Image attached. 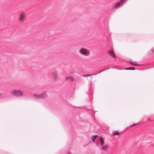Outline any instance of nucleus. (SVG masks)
Here are the masks:
<instances>
[{"instance_id":"f257e3e1","label":"nucleus","mask_w":154,"mask_h":154,"mask_svg":"<svg viewBox=\"0 0 154 154\" xmlns=\"http://www.w3.org/2000/svg\"><path fill=\"white\" fill-rule=\"evenodd\" d=\"M11 94L16 97H20L23 95V94L22 92H21L20 90L16 91L14 90V91H11Z\"/></svg>"},{"instance_id":"f03ea898","label":"nucleus","mask_w":154,"mask_h":154,"mask_svg":"<svg viewBox=\"0 0 154 154\" xmlns=\"http://www.w3.org/2000/svg\"><path fill=\"white\" fill-rule=\"evenodd\" d=\"M46 94L47 92L46 91H44L41 94H33V95L36 97L35 98L36 99H43L45 98L47 96Z\"/></svg>"},{"instance_id":"7ed1b4c3","label":"nucleus","mask_w":154,"mask_h":154,"mask_svg":"<svg viewBox=\"0 0 154 154\" xmlns=\"http://www.w3.org/2000/svg\"><path fill=\"white\" fill-rule=\"evenodd\" d=\"M79 53L82 54L87 55L89 54V52L86 49L82 48L79 50Z\"/></svg>"},{"instance_id":"20e7f679","label":"nucleus","mask_w":154,"mask_h":154,"mask_svg":"<svg viewBox=\"0 0 154 154\" xmlns=\"http://www.w3.org/2000/svg\"><path fill=\"white\" fill-rule=\"evenodd\" d=\"M52 74L53 75L52 78L53 79L55 80L57 79V74L56 70H54L52 72Z\"/></svg>"},{"instance_id":"39448f33","label":"nucleus","mask_w":154,"mask_h":154,"mask_svg":"<svg viewBox=\"0 0 154 154\" xmlns=\"http://www.w3.org/2000/svg\"><path fill=\"white\" fill-rule=\"evenodd\" d=\"M66 80H68L70 82H72L74 80V79L73 77L71 76H67L66 78Z\"/></svg>"},{"instance_id":"423d86ee","label":"nucleus","mask_w":154,"mask_h":154,"mask_svg":"<svg viewBox=\"0 0 154 154\" xmlns=\"http://www.w3.org/2000/svg\"><path fill=\"white\" fill-rule=\"evenodd\" d=\"M24 19V15L23 14H21L20 17V21L21 22Z\"/></svg>"},{"instance_id":"0eeeda50","label":"nucleus","mask_w":154,"mask_h":154,"mask_svg":"<svg viewBox=\"0 0 154 154\" xmlns=\"http://www.w3.org/2000/svg\"><path fill=\"white\" fill-rule=\"evenodd\" d=\"M100 142L101 146H103L104 145V142L103 140L101 137H100Z\"/></svg>"},{"instance_id":"6e6552de","label":"nucleus","mask_w":154,"mask_h":154,"mask_svg":"<svg viewBox=\"0 0 154 154\" xmlns=\"http://www.w3.org/2000/svg\"><path fill=\"white\" fill-rule=\"evenodd\" d=\"M108 53L110 55H111L112 56L114 57V58L116 57V56H115V54L113 53V51L112 50L111 51V50L109 51H108Z\"/></svg>"},{"instance_id":"1a4fd4ad","label":"nucleus","mask_w":154,"mask_h":154,"mask_svg":"<svg viewBox=\"0 0 154 154\" xmlns=\"http://www.w3.org/2000/svg\"><path fill=\"white\" fill-rule=\"evenodd\" d=\"M97 136V135H95L92 137V139L93 143H94L95 142V141L97 140L96 138Z\"/></svg>"},{"instance_id":"9d476101","label":"nucleus","mask_w":154,"mask_h":154,"mask_svg":"<svg viewBox=\"0 0 154 154\" xmlns=\"http://www.w3.org/2000/svg\"><path fill=\"white\" fill-rule=\"evenodd\" d=\"M108 148V146L106 145L104 146H102L101 147V149L103 150L104 151H106L107 150Z\"/></svg>"},{"instance_id":"9b49d317","label":"nucleus","mask_w":154,"mask_h":154,"mask_svg":"<svg viewBox=\"0 0 154 154\" xmlns=\"http://www.w3.org/2000/svg\"><path fill=\"white\" fill-rule=\"evenodd\" d=\"M119 133L118 132V131H115L114 133H113L112 135L113 136H115L117 135H119Z\"/></svg>"},{"instance_id":"f8f14e48","label":"nucleus","mask_w":154,"mask_h":154,"mask_svg":"<svg viewBox=\"0 0 154 154\" xmlns=\"http://www.w3.org/2000/svg\"><path fill=\"white\" fill-rule=\"evenodd\" d=\"M121 4V3H120V2H118V3H117L115 5V6L114 7H117V6H119V5H120Z\"/></svg>"},{"instance_id":"ddd939ff","label":"nucleus","mask_w":154,"mask_h":154,"mask_svg":"<svg viewBox=\"0 0 154 154\" xmlns=\"http://www.w3.org/2000/svg\"><path fill=\"white\" fill-rule=\"evenodd\" d=\"M128 68L129 70H134L135 69V68L132 67H128Z\"/></svg>"},{"instance_id":"4468645a","label":"nucleus","mask_w":154,"mask_h":154,"mask_svg":"<svg viewBox=\"0 0 154 154\" xmlns=\"http://www.w3.org/2000/svg\"><path fill=\"white\" fill-rule=\"evenodd\" d=\"M91 75V74H88L87 75H86L85 76H84V75H83V76L84 77H88V76H90V75Z\"/></svg>"},{"instance_id":"2eb2a0df","label":"nucleus","mask_w":154,"mask_h":154,"mask_svg":"<svg viewBox=\"0 0 154 154\" xmlns=\"http://www.w3.org/2000/svg\"><path fill=\"white\" fill-rule=\"evenodd\" d=\"M112 68H113V69H119V70L121 69H119L118 67H112Z\"/></svg>"},{"instance_id":"dca6fc26","label":"nucleus","mask_w":154,"mask_h":154,"mask_svg":"<svg viewBox=\"0 0 154 154\" xmlns=\"http://www.w3.org/2000/svg\"><path fill=\"white\" fill-rule=\"evenodd\" d=\"M134 66H141V65L134 63Z\"/></svg>"},{"instance_id":"f3484780","label":"nucleus","mask_w":154,"mask_h":154,"mask_svg":"<svg viewBox=\"0 0 154 154\" xmlns=\"http://www.w3.org/2000/svg\"><path fill=\"white\" fill-rule=\"evenodd\" d=\"M137 124H133V125H132L131 126V127H133L134 126H135L136 125H137Z\"/></svg>"},{"instance_id":"a211bd4d","label":"nucleus","mask_w":154,"mask_h":154,"mask_svg":"<svg viewBox=\"0 0 154 154\" xmlns=\"http://www.w3.org/2000/svg\"><path fill=\"white\" fill-rule=\"evenodd\" d=\"M129 63L131 65H134V63H133L132 62H129Z\"/></svg>"},{"instance_id":"6ab92c4d","label":"nucleus","mask_w":154,"mask_h":154,"mask_svg":"<svg viewBox=\"0 0 154 154\" xmlns=\"http://www.w3.org/2000/svg\"><path fill=\"white\" fill-rule=\"evenodd\" d=\"M124 1L125 0H120L119 2L122 4Z\"/></svg>"},{"instance_id":"aec40b11","label":"nucleus","mask_w":154,"mask_h":154,"mask_svg":"<svg viewBox=\"0 0 154 154\" xmlns=\"http://www.w3.org/2000/svg\"><path fill=\"white\" fill-rule=\"evenodd\" d=\"M151 51L152 52H154V49H152L151 50Z\"/></svg>"},{"instance_id":"412c9836","label":"nucleus","mask_w":154,"mask_h":154,"mask_svg":"<svg viewBox=\"0 0 154 154\" xmlns=\"http://www.w3.org/2000/svg\"><path fill=\"white\" fill-rule=\"evenodd\" d=\"M128 68H125V70H129V69H128Z\"/></svg>"},{"instance_id":"4be33fe9","label":"nucleus","mask_w":154,"mask_h":154,"mask_svg":"<svg viewBox=\"0 0 154 154\" xmlns=\"http://www.w3.org/2000/svg\"><path fill=\"white\" fill-rule=\"evenodd\" d=\"M112 67H108V68L107 69H109L110 68H112Z\"/></svg>"},{"instance_id":"5701e85b","label":"nucleus","mask_w":154,"mask_h":154,"mask_svg":"<svg viewBox=\"0 0 154 154\" xmlns=\"http://www.w3.org/2000/svg\"><path fill=\"white\" fill-rule=\"evenodd\" d=\"M103 71H101V72H98V73H97V74L100 73L101 72H103Z\"/></svg>"},{"instance_id":"b1692460","label":"nucleus","mask_w":154,"mask_h":154,"mask_svg":"<svg viewBox=\"0 0 154 154\" xmlns=\"http://www.w3.org/2000/svg\"><path fill=\"white\" fill-rule=\"evenodd\" d=\"M90 98L91 99H92L93 98V97H90Z\"/></svg>"},{"instance_id":"393cba45","label":"nucleus","mask_w":154,"mask_h":154,"mask_svg":"<svg viewBox=\"0 0 154 154\" xmlns=\"http://www.w3.org/2000/svg\"><path fill=\"white\" fill-rule=\"evenodd\" d=\"M2 94H1V93H0V96L1 95H2Z\"/></svg>"}]
</instances>
